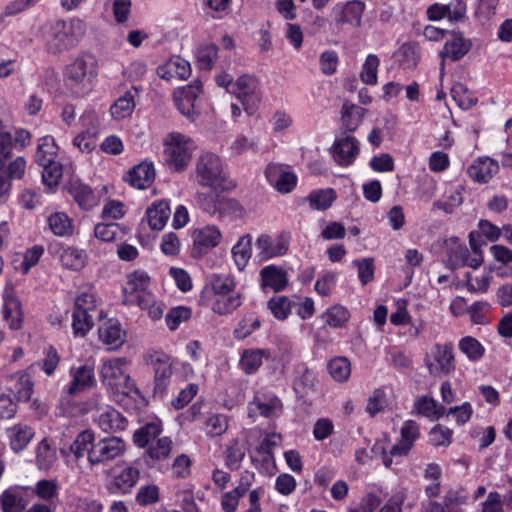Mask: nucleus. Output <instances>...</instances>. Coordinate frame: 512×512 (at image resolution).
<instances>
[{"instance_id":"obj_1","label":"nucleus","mask_w":512,"mask_h":512,"mask_svg":"<svg viewBox=\"0 0 512 512\" xmlns=\"http://www.w3.org/2000/svg\"><path fill=\"white\" fill-rule=\"evenodd\" d=\"M131 361L126 357L102 359L99 376L106 391L126 410H137L145 403L140 389L130 374Z\"/></svg>"},{"instance_id":"obj_2","label":"nucleus","mask_w":512,"mask_h":512,"mask_svg":"<svg viewBox=\"0 0 512 512\" xmlns=\"http://www.w3.org/2000/svg\"><path fill=\"white\" fill-rule=\"evenodd\" d=\"M86 33V23L73 17L68 21L57 19L46 24L43 29L45 49L51 54H60L75 47Z\"/></svg>"},{"instance_id":"obj_3","label":"nucleus","mask_w":512,"mask_h":512,"mask_svg":"<svg viewBox=\"0 0 512 512\" xmlns=\"http://www.w3.org/2000/svg\"><path fill=\"white\" fill-rule=\"evenodd\" d=\"M97 75V59L89 53L77 56L64 70L66 87L76 97H84L92 91Z\"/></svg>"},{"instance_id":"obj_4","label":"nucleus","mask_w":512,"mask_h":512,"mask_svg":"<svg viewBox=\"0 0 512 512\" xmlns=\"http://www.w3.org/2000/svg\"><path fill=\"white\" fill-rule=\"evenodd\" d=\"M162 158L164 164L173 172L185 171L197 151L196 141L189 135L179 131L167 133L162 141Z\"/></svg>"},{"instance_id":"obj_5","label":"nucleus","mask_w":512,"mask_h":512,"mask_svg":"<svg viewBox=\"0 0 512 512\" xmlns=\"http://www.w3.org/2000/svg\"><path fill=\"white\" fill-rule=\"evenodd\" d=\"M227 177L223 160L215 153L203 152L196 159L189 179L201 188L217 192L225 189Z\"/></svg>"},{"instance_id":"obj_6","label":"nucleus","mask_w":512,"mask_h":512,"mask_svg":"<svg viewBox=\"0 0 512 512\" xmlns=\"http://www.w3.org/2000/svg\"><path fill=\"white\" fill-rule=\"evenodd\" d=\"M126 452L125 441L117 436H107L95 441L89 464L91 466L106 465L109 462L122 457Z\"/></svg>"},{"instance_id":"obj_7","label":"nucleus","mask_w":512,"mask_h":512,"mask_svg":"<svg viewBox=\"0 0 512 512\" xmlns=\"http://www.w3.org/2000/svg\"><path fill=\"white\" fill-rule=\"evenodd\" d=\"M425 365L433 376L449 375L455 370L452 344H436L425 357Z\"/></svg>"},{"instance_id":"obj_8","label":"nucleus","mask_w":512,"mask_h":512,"mask_svg":"<svg viewBox=\"0 0 512 512\" xmlns=\"http://www.w3.org/2000/svg\"><path fill=\"white\" fill-rule=\"evenodd\" d=\"M231 94L236 96L248 114L256 111L261 100L258 82L249 75L240 76L235 80Z\"/></svg>"},{"instance_id":"obj_9","label":"nucleus","mask_w":512,"mask_h":512,"mask_svg":"<svg viewBox=\"0 0 512 512\" xmlns=\"http://www.w3.org/2000/svg\"><path fill=\"white\" fill-rule=\"evenodd\" d=\"M203 92L201 80H193L190 84L176 89L173 93L175 106L182 115L195 121L197 112L195 110V101Z\"/></svg>"},{"instance_id":"obj_10","label":"nucleus","mask_w":512,"mask_h":512,"mask_svg":"<svg viewBox=\"0 0 512 512\" xmlns=\"http://www.w3.org/2000/svg\"><path fill=\"white\" fill-rule=\"evenodd\" d=\"M1 315L9 329L19 330L22 327L24 321L23 307L10 285H6L3 290Z\"/></svg>"},{"instance_id":"obj_11","label":"nucleus","mask_w":512,"mask_h":512,"mask_svg":"<svg viewBox=\"0 0 512 512\" xmlns=\"http://www.w3.org/2000/svg\"><path fill=\"white\" fill-rule=\"evenodd\" d=\"M70 381L66 385L69 395L82 393L96 386L95 367L93 363L73 365L69 369Z\"/></svg>"},{"instance_id":"obj_12","label":"nucleus","mask_w":512,"mask_h":512,"mask_svg":"<svg viewBox=\"0 0 512 512\" xmlns=\"http://www.w3.org/2000/svg\"><path fill=\"white\" fill-rule=\"evenodd\" d=\"M267 182L279 193H290L297 184V175L291 167L279 163H270L265 169Z\"/></svg>"},{"instance_id":"obj_13","label":"nucleus","mask_w":512,"mask_h":512,"mask_svg":"<svg viewBox=\"0 0 512 512\" xmlns=\"http://www.w3.org/2000/svg\"><path fill=\"white\" fill-rule=\"evenodd\" d=\"M255 246L259 260L266 261L285 255L289 249V240L284 234L275 237L261 234L257 237Z\"/></svg>"},{"instance_id":"obj_14","label":"nucleus","mask_w":512,"mask_h":512,"mask_svg":"<svg viewBox=\"0 0 512 512\" xmlns=\"http://www.w3.org/2000/svg\"><path fill=\"white\" fill-rule=\"evenodd\" d=\"M193 252L197 255L208 253L222 241V232L218 226L208 224L192 231Z\"/></svg>"},{"instance_id":"obj_15","label":"nucleus","mask_w":512,"mask_h":512,"mask_svg":"<svg viewBox=\"0 0 512 512\" xmlns=\"http://www.w3.org/2000/svg\"><path fill=\"white\" fill-rule=\"evenodd\" d=\"M151 279L144 270H135L127 275L123 286V303L126 305L138 302V297L143 294H151L148 291Z\"/></svg>"},{"instance_id":"obj_16","label":"nucleus","mask_w":512,"mask_h":512,"mask_svg":"<svg viewBox=\"0 0 512 512\" xmlns=\"http://www.w3.org/2000/svg\"><path fill=\"white\" fill-rule=\"evenodd\" d=\"M143 360L154 371V379L157 386L165 385L172 376V358L163 351H148Z\"/></svg>"},{"instance_id":"obj_17","label":"nucleus","mask_w":512,"mask_h":512,"mask_svg":"<svg viewBox=\"0 0 512 512\" xmlns=\"http://www.w3.org/2000/svg\"><path fill=\"white\" fill-rule=\"evenodd\" d=\"M140 471L133 464L122 462L113 469L112 485L120 493H130L132 488L138 483Z\"/></svg>"},{"instance_id":"obj_18","label":"nucleus","mask_w":512,"mask_h":512,"mask_svg":"<svg viewBox=\"0 0 512 512\" xmlns=\"http://www.w3.org/2000/svg\"><path fill=\"white\" fill-rule=\"evenodd\" d=\"M57 258L64 269L79 272L86 267L89 256L85 249L74 245H62L57 251Z\"/></svg>"},{"instance_id":"obj_19","label":"nucleus","mask_w":512,"mask_h":512,"mask_svg":"<svg viewBox=\"0 0 512 512\" xmlns=\"http://www.w3.org/2000/svg\"><path fill=\"white\" fill-rule=\"evenodd\" d=\"M359 151V141L351 135L337 139L332 146L333 158L341 166L351 165Z\"/></svg>"},{"instance_id":"obj_20","label":"nucleus","mask_w":512,"mask_h":512,"mask_svg":"<svg viewBox=\"0 0 512 512\" xmlns=\"http://www.w3.org/2000/svg\"><path fill=\"white\" fill-rule=\"evenodd\" d=\"M29 487L13 486L4 490L0 495V505L3 512H24L29 501L26 498Z\"/></svg>"},{"instance_id":"obj_21","label":"nucleus","mask_w":512,"mask_h":512,"mask_svg":"<svg viewBox=\"0 0 512 512\" xmlns=\"http://www.w3.org/2000/svg\"><path fill=\"white\" fill-rule=\"evenodd\" d=\"M499 163L490 157H478L467 169L468 176L476 183H488L498 172Z\"/></svg>"},{"instance_id":"obj_22","label":"nucleus","mask_w":512,"mask_h":512,"mask_svg":"<svg viewBox=\"0 0 512 512\" xmlns=\"http://www.w3.org/2000/svg\"><path fill=\"white\" fill-rule=\"evenodd\" d=\"M201 301L208 305L215 314L225 316L234 313L243 304V295L236 291L223 296L202 299Z\"/></svg>"},{"instance_id":"obj_23","label":"nucleus","mask_w":512,"mask_h":512,"mask_svg":"<svg viewBox=\"0 0 512 512\" xmlns=\"http://www.w3.org/2000/svg\"><path fill=\"white\" fill-rule=\"evenodd\" d=\"M100 341L107 346L109 350H117L124 343L126 339V332L121 324L114 319H109L104 322L98 330Z\"/></svg>"},{"instance_id":"obj_24","label":"nucleus","mask_w":512,"mask_h":512,"mask_svg":"<svg viewBox=\"0 0 512 512\" xmlns=\"http://www.w3.org/2000/svg\"><path fill=\"white\" fill-rule=\"evenodd\" d=\"M157 74L165 80H186L191 74L190 63L180 56H173L157 68Z\"/></svg>"},{"instance_id":"obj_25","label":"nucleus","mask_w":512,"mask_h":512,"mask_svg":"<svg viewBox=\"0 0 512 512\" xmlns=\"http://www.w3.org/2000/svg\"><path fill=\"white\" fill-rule=\"evenodd\" d=\"M260 282L262 289L280 292L288 285V275L282 267L271 264L261 269Z\"/></svg>"},{"instance_id":"obj_26","label":"nucleus","mask_w":512,"mask_h":512,"mask_svg":"<svg viewBox=\"0 0 512 512\" xmlns=\"http://www.w3.org/2000/svg\"><path fill=\"white\" fill-rule=\"evenodd\" d=\"M155 168L152 162H141L129 170L125 181L137 189H147L155 180Z\"/></svg>"},{"instance_id":"obj_27","label":"nucleus","mask_w":512,"mask_h":512,"mask_svg":"<svg viewBox=\"0 0 512 512\" xmlns=\"http://www.w3.org/2000/svg\"><path fill=\"white\" fill-rule=\"evenodd\" d=\"M364 9L365 5L363 2L354 0L345 4H337L333 8V13L337 23L359 26Z\"/></svg>"},{"instance_id":"obj_28","label":"nucleus","mask_w":512,"mask_h":512,"mask_svg":"<svg viewBox=\"0 0 512 512\" xmlns=\"http://www.w3.org/2000/svg\"><path fill=\"white\" fill-rule=\"evenodd\" d=\"M237 282L231 275H214L201 292V300L236 292Z\"/></svg>"},{"instance_id":"obj_29","label":"nucleus","mask_w":512,"mask_h":512,"mask_svg":"<svg viewBox=\"0 0 512 512\" xmlns=\"http://www.w3.org/2000/svg\"><path fill=\"white\" fill-rule=\"evenodd\" d=\"M471 49V41L466 39L461 33H452L446 40L440 56L443 61L448 58L451 61H458L463 58Z\"/></svg>"},{"instance_id":"obj_30","label":"nucleus","mask_w":512,"mask_h":512,"mask_svg":"<svg viewBox=\"0 0 512 512\" xmlns=\"http://www.w3.org/2000/svg\"><path fill=\"white\" fill-rule=\"evenodd\" d=\"M67 189L81 209L91 210L98 205V198L93 190L81 181L71 180Z\"/></svg>"},{"instance_id":"obj_31","label":"nucleus","mask_w":512,"mask_h":512,"mask_svg":"<svg viewBox=\"0 0 512 512\" xmlns=\"http://www.w3.org/2000/svg\"><path fill=\"white\" fill-rule=\"evenodd\" d=\"M97 424L106 433L122 431L127 427V419L115 408L107 406L98 415Z\"/></svg>"},{"instance_id":"obj_32","label":"nucleus","mask_w":512,"mask_h":512,"mask_svg":"<svg viewBox=\"0 0 512 512\" xmlns=\"http://www.w3.org/2000/svg\"><path fill=\"white\" fill-rule=\"evenodd\" d=\"M171 215L170 202L158 200L146 210V218L152 230H162Z\"/></svg>"},{"instance_id":"obj_33","label":"nucleus","mask_w":512,"mask_h":512,"mask_svg":"<svg viewBox=\"0 0 512 512\" xmlns=\"http://www.w3.org/2000/svg\"><path fill=\"white\" fill-rule=\"evenodd\" d=\"M448 263L454 269L462 266L477 269L483 263V256L472 255L465 245L459 244L451 250Z\"/></svg>"},{"instance_id":"obj_34","label":"nucleus","mask_w":512,"mask_h":512,"mask_svg":"<svg viewBox=\"0 0 512 512\" xmlns=\"http://www.w3.org/2000/svg\"><path fill=\"white\" fill-rule=\"evenodd\" d=\"M231 256L239 271H244L252 256V236H241L231 248Z\"/></svg>"},{"instance_id":"obj_35","label":"nucleus","mask_w":512,"mask_h":512,"mask_svg":"<svg viewBox=\"0 0 512 512\" xmlns=\"http://www.w3.org/2000/svg\"><path fill=\"white\" fill-rule=\"evenodd\" d=\"M271 356L268 349L250 348L242 352L239 360L240 368L246 374L255 373L263 363V359Z\"/></svg>"},{"instance_id":"obj_36","label":"nucleus","mask_w":512,"mask_h":512,"mask_svg":"<svg viewBox=\"0 0 512 512\" xmlns=\"http://www.w3.org/2000/svg\"><path fill=\"white\" fill-rule=\"evenodd\" d=\"M250 413L258 412L264 417H277L282 412V403L276 396H269L262 399L256 396L252 402L249 403Z\"/></svg>"},{"instance_id":"obj_37","label":"nucleus","mask_w":512,"mask_h":512,"mask_svg":"<svg viewBox=\"0 0 512 512\" xmlns=\"http://www.w3.org/2000/svg\"><path fill=\"white\" fill-rule=\"evenodd\" d=\"M50 231L58 237H70L74 233L73 219L65 212H53L47 217Z\"/></svg>"},{"instance_id":"obj_38","label":"nucleus","mask_w":512,"mask_h":512,"mask_svg":"<svg viewBox=\"0 0 512 512\" xmlns=\"http://www.w3.org/2000/svg\"><path fill=\"white\" fill-rule=\"evenodd\" d=\"M135 95V91H126L113 103L110 107V113L114 120L120 121L132 115L136 106Z\"/></svg>"},{"instance_id":"obj_39","label":"nucleus","mask_w":512,"mask_h":512,"mask_svg":"<svg viewBox=\"0 0 512 512\" xmlns=\"http://www.w3.org/2000/svg\"><path fill=\"white\" fill-rule=\"evenodd\" d=\"M59 147L54 137L50 135L43 136L39 139L35 159L39 165H47L56 161Z\"/></svg>"},{"instance_id":"obj_40","label":"nucleus","mask_w":512,"mask_h":512,"mask_svg":"<svg viewBox=\"0 0 512 512\" xmlns=\"http://www.w3.org/2000/svg\"><path fill=\"white\" fill-rule=\"evenodd\" d=\"M366 109L355 104L345 102L341 110L342 126L350 132L355 131L362 123Z\"/></svg>"},{"instance_id":"obj_41","label":"nucleus","mask_w":512,"mask_h":512,"mask_svg":"<svg viewBox=\"0 0 512 512\" xmlns=\"http://www.w3.org/2000/svg\"><path fill=\"white\" fill-rule=\"evenodd\" d=\"M57 461L56 445L44 438L37 447L36 463L39 469L49 470Z\"/></svg>"},{"instance_id":"obj_42","label":"nucleus","mask_w":512,"mask_h":512,"mask_svg":"<svg viewBox=\"0 0 512 512\" xmlns=\"http://www.w3.org/2000/svg\"><path fill=\"white\" fill-rule=\"evenodd\" d=\"M162 432V424L160 420H153L148 422L140 429L136 430L133 435V441L136 446L140 448H144L148 446L149 443L156 440V438Z\"/></svg>"},{"instance_id":"obj_43","label":"nucleus","mask_w":512,"mask_h":512,"mask_svg":"<svg viewBox=\"0 0 512 512\" xmlns=\"http://www.w3.org/2000/svg\"><path fill=\"white\" fill-rule=\"evenodd\" d=\"M336 197V192L332 188H325L312 190L307 200L312 209L323 211L331 207Z\"/></svg>"},{"instance_id":"obj_44","label":"nucleus","mask_w":512,"mask_h":512,"mask_svg":"<svg viewBox=\"0 0 512 512\" xmlns=\"http://www.w3.org/2000/svg\"><path fill=\"white\" fill-rule=\"evenodd\" d=\"M94 443V432L85 430L77 435L70 446V450L77 459L83 458L86 455L89 461V453H91Z\"/></svg>"},{"instance_id":"obj_45","label":"nucleus","mask_w":512,"mask_h":512,"mask_svg":"<svg viewBox=\"0 0 512 512\" xmlns=\"http://www.w3.org/2000/svg\"><path fill=\"white\" fill-rule=\"evenodd\" d=\"M246 456L245 445L237 438L230 440L225 449V463L230 469H238Z\"/></svg>"},{"instance_id":"obj_46","label":"nucleus","mask_w":512,"mask_h":512,"mask_svg":"<svg viewBox=\"0 0 512 512\" xmlns=\"http://www.w3.org/2000/svg\"><path fill=\"white\" fill-rule=\"evenodd\" d=\"M204 427L207 437H220L228 430L229 417L221 413L211 414L206 418Z\"/></svg>"},{"instance_id":"obj_47","label":"nucleus","mask_w":512,"mask_h":512,"mask_svg":"<svg viewBox=\"0 0 512 512\" xmlns=\"http://www.w3.org/2000/svg\"><path fill=\"white\" fill-rule=\"evenodd\" d=\"M94 314L85 310H73L72 329L75 336H85L93 327Z\"/></svg>"},{"instance_id":"obj_48","label":"nucleus","mask_w":512,"mask_h":512,"mask_svg":"<svg viewBox=\"0 0 512 512\" xmlns=\"http://www.w3.org/2000/svg\"><path fill=\"white\" fill-rule=\"evenodd\" d=\"M324 322L333 328L344 326L350 319L349 310L342 305H334L328 308L322 315Z\"/></svg>"},{"instance_id":"obj_49","label":"nucleus","mask_w":512,"mask_h":512,"mask_svg":"<svg viewBox=\"0 0 512 512\" xmlns=\"http://www.w3.org/2000/svg\"><path fill=\"white\" fill-rule=\"evenodd\" d=\"M195 55L199 68L210 70L218 57V47L212 43L202 44L196 50Z\"/></svg>"},{"instance_id":"obj_50","label":"nucleus","mask_w":512,"mask_h":512,"mask_svg":"<svg viewBox=\"0 0 512 512\" xmlns=\"http://www.w3.org/2000/svg\"><path fill=\"white\" fill-rule=\"evenodd\" d=\"M135 304L145 310L154 321L163 316L165 306L161 301L156 300L153 294H143L138 297V302Z\"/></svg>"},{"instance_id":"obj_51","label":"nucleus","mask_w":512,"mask_h":512,"mask_svg":"<svg viewBox=\"0 0 512 512\" xmlns=\"http://www.w3.org/2000/svg\"><path fill=\"white\" fill-rule=\"evenodd\" d=\"M328 371L337 382H346L351 374V364L346 357H336L328 363Z\"/></svg>"},{"instance_id":"obj_52","label":"nucleus","mask_w":512,"mask_h":512,"mask_svg":"<svg viewBox=\"0 0 512 512\" xmlns=\"http://www.w3.org/2000/svg\"><path fill=\"white\" fill-rule=\"evenodd\" d=\"M380 60L377 55L369 54L362 65L360 79L367 85H376L378 80V68Z\"/></svg>"},{"instance_id":"obj_53","label":"nucleus","mask_w":512,"mask_h":512,"mask_svg":"<svg viewBox=\"0 0 512 512\" xmlns=\"http://www.w3.org/2000/svg\"><path fill=\"white\" fill-rule=\"evenodd\" d=\"M415 409L419 414L426 417L438 419L445 413L443 406H439L438 403L429 397H420L415 401Z\"/></svg>"},{"instance_id":"obj_54","label":"nucleus","mask_w":512,"mask_h":512,"mask_svg":"<svg viewBox=\"0 0 512 512\" xmlns=\"http://www.w3.org/2000/svg\"><path fill=\"white\" fill-rule=\"evenodd\" d=\"M463 203L462 188L458 187L450 190L443 200L434 202L433 208L442 210L446 213H452Z\"/></svg>"},{"instance_id":"obj_55","label":"nucleus","mask_w":512,"mask_h":512,"mask_svg":"<svg viewBox=\"0 0 512 512\" xmlns=\"http://www.w3.org/2000/svg\"><path fill=\"white\" fill-rule=\"evenodd\" d=\"M251 460L259 473L263 475H273L276 472V464L273 453L257 452L251 455Z\"/></svg>"},{"instance_id":"obj_56","label":"nucleus","mask_w":512,"mask_h":512,"mask_svg":"<svg viewBox=\"0 0 512 512\" xmlns=\"http://www.w3.org/2000/svg\"><path fill=\"white\" fill-rule=\"evenodd\" d=\"M459 349L470 361L480 360L485 351L482 344L477 339L470 336L464 337L460 341Z\"/></svg>"},{"instance_id":"obj_57","label":"nucleus","mask_w":512,"mask_h":512,"mask_svg":"<svg viewBox=\"0 0 512 512\" xmlns=\"http://www.w3.org/2000/svg\"><path fill=\"white\" fill-rule=\"evenodd\" d=\"M33 492L44 501H52L59 494V485L57 480L43 479L35 484Z\"/></svg>"},{"instance_id":"obj_58","label":"nucleus","mask_w":512,"mask_h":512,"mask_svg":"<svg viewBox=\"0 0 512 512\" xmlns=\"http://www.w3.org/2000/svg\"><path fill=\"white\" fill-rule=\"evenodd\" d=\"M268 309L278 320H285L291 313V303L286 296L272 297L267 303Z\"/></svg>"},{"instance_id":"obj_59","label":"nucleus","mask_w":512,"mask_h":512,"mask_svg":"<svg viewBox=\"0 0 512 512\" xmlns=\"http://www.w3.org/2000/svg\"><path fill=\"white\" fill-rule=\"evenodd\" d=\"M194 200L198 207L210 216L217 215L220 196L207 192H197Z\"/></svg>"},{"instance_id":"obj_60","label":"nucleus","mask_w":512,"mask_h":512,"mask_svg":"<svg viewBox=\"0 0 512 512\" xmlns=\"http://www.w3.org/2000/svg\"><path fill=\"white\" fill-rule=\"evenodd\" d=\"M148 454L155 460L166 459L172 449V441L168 437H160L149 443Z\"/></svg>"},{"instance_id":"obj_61","label":"nucleus","mask_w":512,"mask_h":512,"mask_svg":"<svg viewBox=\"0 0 512 512\" xmlns=\"http://www.w3.org/2000/svg\"><path fill=\"white\" fill-rule=\"evenodd\" d=\"M42 170V182L49 189L56 187L62 177V167L57 162L47 163V165H41Z\"/></svg>"},{"instance_id":"obj_62","label":"nucleus","mask_w":512,"mask_h":512,"mask_svg":"<svg viewBox=\"0 0 512 512\" xmlns=\"http://www.w3.org/2000/svg\"><path fill=\"white\" fill-rule=\"evenodd\" d=\"M33 432L28 427H15L10 435V445L13 451L19 452L23 450L31 438Z\"/></svg>"},{"instance_id":"obj_63","label":"nucleus","mask_w":512,"mask_h":512,"mask_svg":"<svg viewBox=\"0 0 512 512\" xmlns=\"http://www.w3.org/2000/svg\"><path fill=\"white\" fill-rule=\"evenodd\" d=\"M260 327V320L253 314L244 316L234 330L237 339H245Z\"/></svg>"},{"instance_id":"obj_64","label":"nucleus","mask_w":512,"mask_h":512,"mask_svg":"<svg viewBox=\"0 0 512 512\" xmlns=\"http://www.w3.org/2000/svg\"><path fill=\"white\" fill-rule=\"evenodd\" d=\"M244 209L240 203L231 198L220 197L217 215L222 218L224 216H231L233 218H240L243 216Z\"/></svg>"}]
</instances>
